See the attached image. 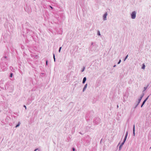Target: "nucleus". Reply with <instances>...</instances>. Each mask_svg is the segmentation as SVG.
<instances>
[{"mask_svg":"<svg viewBox=\"0 0 151 151\" xmlns=\"http://www.w3.org/2000/svg\"><path fill=\"white\" fill-rule=\"evenodd\" d=\"M101 119L99 117H95L94 118L93 121V123L94 124H98L100 122Z\"/></svg>","mask_w":151,"mask_h":151,"instance_id":"f257e3e1","label":"nucleus"},{"mask_svg":"<svg viewBox=\"0 0 151 151\" xmlns=\"http://www.w3.org/2000/svg\"><path fill=\"white\" fill-rule=\"evenodd\" d=\"M96 49V45H91L89 47V50L91 51H95Z\"/></svg>","mask_w":151,"mask_h":151,"instance_id":"f03ea898","label":"nucleus"},{"mask_svg":"<svg viewBox=\"0 0 151 151\" xmlns=\"http://www.w3.org/2000/svg\"><path fill=\"white\" fill-rule=\"evenodd\" d=\"M137 12L136 11H134L131 14V17L132 19H134L136 17V14Z\"/></svg>","mask_w":151,"mask_h":151,"instance_id":"7ed1b4c3","label":"nucleus"},{"mask_svg":"<svg viewBox=\"0 0 151 151\" xmlns=\"http://www.w3.org/2000/svg\"><path fill=\"white\" fill-rule=\"evenodd\" d=\"M27 33L28 35H29L31 36H32L34 34V33L32 31H30L29 29H27Z\"/></svg>","mask_w":151,"mask_h":151,"instance_id":"20e7f679","label":"nucleus"},{"mask_svg":"<svg viewBox=\"0 0 151 151\" xmlns=\"http://www.w3.org/2000/svg\"><path fill=\"white\" fill-rule=\"evenodd\" d=\"M107 12H106L104 14V15L103 17V19L104 20H106V16L107 15Z\"/></svg>","mask_w":151,"mask_h":151,"instance_id":"39448f33","label":"nucleus"},{"mask_svg":"<svg viewBox=\"0 0 151 151\" xmlns=\"http://www.w3.org/2000/svg\"><path fill=\"white\" fill-rule=\"evenodd\" d=\"M87 84H86L85 85L83 89V92H84L86 90V88H87Z\"/></svg>","mask_w":151,"mask_h":151,"instance_id":"423d86ee","label":"nucleus"},{"mask_svg":"<svg viewBox=\"0 0 151 151\" xmlns=\"http://www.w3.org/2000/svg\"><path fill=\"white\" fill-rule=\"evenodd\" d=\"M133 135L134 136L135 135V125L134 124L133 125Z\"/></svg>","mask_w":151,"mask_h":151,"instance_id":"0eeeda50","label":"nucleus"},{"mask_svg":"<svg viewBox=\"0 0 151 151\" xmlns=\"http://www.w3.org/2000/svg\"><path fill=\"white\" fill-rule=\"evenodd\" d=\"M86 77H84L83 78V81H82V83L83 84H84L85 82L86 81Z\"/></svg>","mask_w":151,"mask_h":151,"instance_id":"6e6552de","label":"nucleus"},{"mask_svg":"<svg viewBox=\"0 0 151 151\" xmlns=\"http://www.w3.org/2000/svg\"><path fill=\"white\" fill-rule=\"evenodd\" d=\"M149 96H148L144 101H143V102H142V103H143L144 104H145V102H146V101H147V100L148 97H149Z\"/></svg>","mask_w":151,"mask_h":151,"instance_id":"1a4fd4ad","label":"nucleus"},{"mask_svg":"<svg viewBox=\"0 0 151 151\" xmlns=\"http://www.w3.org/2000/svg\"><path fill=\"white\" fill-rule=\"evenodd\" d=\"M145 64L143 63L142 65V69H145Z\"/></svg>","mask_w":151,"mask_h":151,"instance_id":"9d476101","label":"nucleus"},{"mask_svg":"<svg viewBox=\"0 0 151 151\" xmlns=\"http://www.w3.org/2000/svg\"><path fill=\"white\" fill-rule=\"evenodd\" d=\"M20 124L21 123L20 122H18V124L17 125H16L15 127L17 128V127H19L20 126Z\"/></svg>","mask_w":151,"mask_h":151,"instance_id":"9b49d317","label":"nucleus"},{"mask_svg":"<svg viewBox=\"0 0 151 151\" xmlns=\"http://www.w3.org/2000/svg\"><path fill=\"white\" fill-rule=\"evenodd\" d=\"M53 58L54 60V61L55 62V54L54 53H53Z\"/></svg>","mask_w":151,"mask_h":151,"instance_id":"f8f14e48","label":"nucleus"},{"mask_svg":"<svg viewBox=\"0 0 151 151\" xmlns=\"http://www.w3.org/2000/svg\"><path fill=\"white\" fill-rule=\"evenodd\" d=\"M97 35L99 36H100L101 34L100 33V32L99 30H98L97 31Z\"/></svg>","mask_w":151,"mask_h":151,"instance_id":"ddd939ff","label":"nucleus"},{"mask_svg":"<svg viewBox=\"0 0 151 151\" xmlns=\"http://www.w3.org/2000/svg\"><path fill=\"white\" fill-rule=\"evenodd\" d=\"M122 146H122V145H120L119 147V150H121V149L122 147Z\"/></svg>","mask_w":151,"mask_h":151,"instance_id":"4468645a","label":"nucleus"},{"mask_svg":"<svg viewBox=\"0 0 151 151\" xmlns=\"http://www.w3.org/2000/svg\"><path fill=\"white\" fill-rule=\"evenodd\" d=\"M128 57V55H127L125 57V58H124V61H125L126 59L127 58V57Z\"/></svg>","mask_w":151,"mask_h":151,"instance_id":"2eb2a0df","label":"nucleus"},{"mask_svg":"<svg viewBox=\"0 0 151 151\" xmlns=\"http://www.w3.org/2000/svg\"><path fill=\"white\" fill-rule=\"evenodd\" d=\"M147 88V87H144V90L143 91V92L146 90Z\"/></svg>","mask_w":151,"mask_h":151,"instance_id":"dca6fc26","label":"nucleus"},{"mask_svg":"<svg viewBox=\"0 0 151 151\" xmlns=\"http://www.w3.org/2000/svg\"><path fill=\"white\" fill-rule=\"evenodd\" d=\"M85 69V67H83V68L81 70V71L82 72H83L84 70Z\"/></svg>","mask_w":151,"mask_h":151,"instance_id":"f3484780","label":"nucleus"},{"mask_svg":"<svg viewBox=\"0 0 151 151\" xmlns=\"http://www.w3.org/2000/svg\"><path fill=\"white\" fill-rule=\"evenodd\" d=\"M13 75V73H10V77H12Z\"/></svg>","mask_w":151,"mask_h":151,"instance_id":"a211bd4d","label":"nucleus"},{"mask_svg":"<svg viewBox=\"0 0 151 151\" xmlns=\"http://www.w3.org/2000/svg\"><path fill=\"white\" fill-rule=\"evenodd\" d=\"M141 101V100H140V99H139L138 101L137 102V103L138 104H139V103H140Z\"/></svg>","mask_w":151,"mask_h":151,"instance_id":"6ab92c4d","label":"nucleus"},{"mask_svg":"<svg viewBox=\"0 0 151 151\" xmlns=\"http://www.w3.org/2000/svg\"><path fill=\"white\" fill-rule=\"evenodd\" d=\"M61 48H62V47H59V52H60Z\"/></svg>","mask_w":151,"mask_h":151,"instance_id":"aec40b11","label":"nucleus"},{"mask_svg":"<svg viewBox=\"0 0 151 151\" xmlns=\"http://www.w3.org/2000/svg\"><path fill=\"white\" fill-rule=\"evenodd\" d=\"M125 142L123 141V142H122V143L121 144V145H122V146L124 144Z\"/></svg>","mask_w":151,"mask_h":151,"instance_id":"412c9836","label":"nucleus"},{"mask_svg":"<svg viewBox=\"0 0 151 151\" xmlns=\"http://www.w3.org/2000/svg\"><path fill=\"white\" fill-rule=\"evenodd\" d=\"M48 60H46V65H48Z\"/></svg>","mask_w":151,"mask_h":151,"instance_id":"4be33fe9","label":"nucleus"},{"mask_svg":"<svg viewBox=\"0 0 151 151\" xmlns=\"http://www.w3.org/2000/svg\"><path fill=\"white\" fill-rule=\"evenodd\" d=\"M96 45L94 44L93 42H92L91 43V45Z\"/></svg>","mask_w":151,"mask_h":151,"instance_id":"5701e85b","label":"nucleus"},{"mask_svg":"<svg viewBox=\"0 0 151 151\" xmlns=\"http://www.w3.org/2000/svg\"><path fill=\"white\" fill-rule=\"evenodd\" d=\"M121 60L120 59L119 60V61L118 62V63H117V64H119L120 63H121Z\"/></svg>","mask_w":151,"mask_h":151,"instance_id":"b1692460","label":"nucleus"},{"mask_svg":"<svg viewBox=\"0 0 151 151\" xmlns=\"http://www.w3.org/2000/svg\"><path fill=\"white\" fill-rule=\"evenodd\" d=\"M128 134V131H127V132H126V133L125 135L127 136Z\"/></svg>","mask_w":151,"mask_h":151,"instance_id":"393cba45","label":"nucleus"},{"mask_svg":"<svg viewBox=\"0 0 151 151\" xmlns=\"http://www.w3.org/2000/svg\"><path fill=\"white\" fill-rule=\"evenodd\" d=\"M72 150L73 151H75V150H76L75 148L74 147H73L72 148Z\"/></svg>","mask_w":151,"mask_h":151,"instance_id":"a878e982","label":"nucleus"},{"mask_svg":"<svg viewBox=\"0 0 151 151\" xmlns=\"http://www.w3.org/2000/svg\"><path fill=\"white\" fill-rule=\"evenodd\" d=\"M126 139H127V138L124 137V140H123V141L125 142V141H126Z\"/></svg>","mask_w":151,"mask_h":151,"instance_id":"bb28decb","label":"nucleus"},{"mask_svg":"<svg viewBox=\"0 0 151 151\" xmlns=\"http://www.w3.org/2000/svg\"><path fill=\"white\" fill-rule=\"evenodd\" d=\"M144 93H143L142 94V95H141V96H142V97H143V96H144Z\"/></svg>","mask_w":151,"mask_h":151,"instance_id":"cd10ccee","label":"nucleus"},{"mask_svg":"<svg viewBox=\"0 0 151 151\" xmlns=\"http://www.w3.org/2000/svg\"><path fill=\"white\" fill-rule=\"evenodd\" d=\"M37 150H39V149L38 148L36 149L34 151H36Z\"/></svg>","mask_w":151,"mask_h":151,"instance_id":"c85d7f7f","label":"nucleus"},{"mask_svg":"<svg viewBox=\"0 0 151 151\" xmlns=\"http://www.w3.org/2000/svg\"><path fill=\"white\" fill-rule=\"evenodd\" d=\"M144 104L143 103H142V104H141V107H142Z\"/></svg>","mask_w":151,"mask_h":151,"instance_id":"c756f323","label":"nucleus"},{"mask_svg":"<svg viewBox=\"0 0 151 151\" xmlns=\"http://www.w3.org/2000/svg\"><path fill=\"white\" fill-rule=\"evenodd\" d=\"M139 105V104H138L137 103L135 107H134L135 108H136L137 107V106H138V105Z\"/></svg>","mask_w":151,"mask_h":151,"instance_id":"7c9ffc66","label":"nucleus"},{"mask_svg":"<svg viewBox=\"0 0 151 151\" xmlns=\"http://www.w3.org/2000/svg\"><path fill=\"white\" fill-rule=\"evenodd\" d=\"M23 106H24V107L25 108V109H27V107H26V106L25 105H24Z\"/></svg>","mask_w":151,"mask_h":151,"instance_id":"2f4dec72","label":"nucleus"},{"mask_svg":"<svg viewBox=\"0 0 151 151\" xmlns=\"http://www.w3.org/2000/svg\"><path fill=\"white\" fill-rule=\"evenodd\" d=\"M143 97H142V96H140V98L139 99H140V100H141V99H142V98Z\"/></svg>","mask_w":151,"mask_h":151,"instance_id":"473e14b6","label":"nucleus"},{"mask_svg":"<svg viewBox=\"0 0 151 151\" xmlns=\"http://www.w3.org/2000/svg\"><path fill=\"white\" fill-rule=\"evenodd\" d=\"M149 85L150 84H148L147 85V86L146 87H147V88L149 86Z\"/></svg>","mask_w":151,"mask_h":151,"instance_id":"72a5a7b5","label":"nucleus"},{"mask_svg":"<svg viewBox=\"0 0 151 151\" xmlns=\"http://www.w3.org/2000/svg\"><path fill=\"white\" fill-rule=\"evenodd\" d=\"M116 65H114L113 67H116Z\"/></svg>","mask_w":151,"mask_h":151,"instance_id":"f704fd0d","label":"nucleus"},{"mask_svg":"<svg viewBox=\"0 0 151 151\" xmlns=\"http://www.w3.org/2000/svg\"><path fill=\"white\" fill-rule=\"evenodd\" d=\"M125 137V138H127V136H125V137Z\"/></svg>","mask_w":151,"mask_h":151,"instance_id":"c9c22d12","label":"nucleus"},{"mask_svg":"<svg viewBox=\"0 0 151 151\" xmlns=\"http://www.w3.org/2000/svg\"><path fill=\"white\" fill-rule=\"evenodd\" d=\"M11 68H12V67H10V69H11Z\"/></svg>","mask_w":151,"mask_h":151,"instance_id":"e433bc0d","label":"nucleus"},{"mask_svg":"<svg viewBox=\"0 0 151 151\" xmlns=\"http://www.w3.org/2000/svg\"><path fill=\"white\" fill-rule=\"evenodd\" d=\"M79 133L80 134H82V133L81 132H80Z\"/></svg>","mask_w":151,"mask_h":151,"instance_id":"4c0bfd02","label":"nucleus"},{"mask_svg":"<svg viewBox=\"0 0 151 151\" xmlns=\"http://www.w3.org/2000/svg\"><path fill=\"white\" fill-rule=\"evenodd\" d=\"M119 107V106L118 105H117V107L118 108Z\"/></svg>","mask_w":151,"mask_h":151,"instance_id":"58836bf2","label":"nucleus"},{"mask_svg":"<svg viewBox=\"0 0 151 151\" xmlns=\"http://www.w3.org/2000/svg\"><path fill=\"white\" fill-rule=\"evenodd\" d=\"M50 6L51 8L52 9V7L51 6Z\"/></svg>","mask_w":151,"mask_h":151,"instance_id":"ea45409f","label":"nucleus"},{"mask_svg":"<svg viewBox=\"0 0 151 151\" xmlns=\"http://www.w3.org/2000/svg\"><path fill=\"white\" fill-rule=\"evenodd\" d=\"M31 103V102H30L29 103Z\"/></svg>","mask_w":151,"mask_h":151,"instance_id":"a19ab883","label":"nucleus"}]
</instances>
